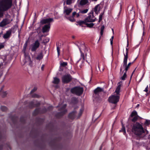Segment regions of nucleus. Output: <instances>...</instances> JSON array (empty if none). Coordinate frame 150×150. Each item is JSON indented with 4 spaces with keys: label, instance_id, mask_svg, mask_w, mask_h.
<instances>
[{
    "label": "nucleus",
    "instance_id": "obj_7",
    "mask_svg": "<svg viewBox=\"0 0 150 150\" xmlns=\"http://www.w3.org/2000/svg\"><path fill=\"white\" fill-rule=\"evenodd\" d=\"M52 147H54L56 149H63V146L61 144H59L56 139L52 140L50 143Z\"/></svg>",
    "mask_w": 150,
    "mask_h": 150
},
{
    "label": "nucleus",
    "instance_id": "obj_37",
    "mask_svg": "<svg viewBox=\"0 0 150 150\" xmlns=\"http://www.w3.org/2000/svg\"><path fill=\"white\" fill-rule=\"evenodd\" d=\"M137 115H138L137 112L135 110H134L132 111L130 115V116L131 117H133Z\"/></svg>",
    "mask_w": 150,
    "mask_h": 150
},
{
    "label": "nucleus",
    "instance_id": "obj_58",
    "mask_svg": "<svg viewBox=\"0 0 150 150\" xmlns=\"http://www.w3.org/2000/svg\"><path fill=\"white\" fill-rule=\"evenodd\" d=\"M148 86H146V88H145V90L144 91L146 92L147 93L149 94V93H148Z\"/></svg>",
    "mask_w": 150,
    "mask_h": 150
},
{
    "label": "nucleus",
    "instance_id": "obj_36",
    "mask_svg": "<svg viewBox=\"0 0 150 150\" xmlns=\"http://www.w3.org/2000/svg\"><path fill=\"white\" fill-rule=\"evenodd\" d=\"M7 94L6 92L0 91V95L3 97H5Z\"/></svg>",
    "mask_w": 150,
    "mask_h": 150
},
{
    "label": "nucleus",
    "instance_id": "obj_8",
    "mask_svg": "<svg viewBox=\"0 0 150 150\" xmlns=\"http://www.w3.org/2000/svg\"><path fill=\"white\" fill-rule=\"evenodd\" d=\"M86 21H79L77 22L78 24L82 27H87L90 28H93L94 24L93 23H88Z\"/></svg>",
    "mask_w": 150,
    "mask_h": 150
},
{
    "label": "nucleus",
    "instance_id": "obj_32",
    "mask_svg": "<svg viewBox=\"0 0 150 150\" xmlns=\"http://www.w3.org/2000/svg\"><path fill=\"white\" fill-rule=\"evenodd\" d=\"M132 142L134 145L137 146V147H139L142 145L141 143L138 142L137 141L132 140Z\"/></svg>",
    "mask_w": 150,
    "mask_h": 150
},
{
    "label": "nucleus",
    "instance_id": "obj_28",
    "mask_svg": "<svg viewBox=\"0 0 150 150\" xmlns=\"http://www.w3.org/2000/svg\"><path fill=\"white\" fill-rule=\"evenodd\" d=\"M142 3L144 4L146 6L148 7L150 5V0H149V3L148 0H142Z\"/></svg>",
    "mask_w": 150,
    "mask_h": 150
},
{
    "label": "nucleus",
    "instance_id": "obj_59",
    "mask_svg": "<svg viewBox=\"0 0 150 150\" xmlns=\"http://www.w3.org/2000/svg\"><path fill=\"white\" fill-rule=\"evenodd\" d=\"M83 110L82 109H81L80 110V112L79 113V117H80V116L81 115H82V112H83Z\"/></svg>",
    "mask_w": 150,
    "mask_h": 150
},
{
    "label": "nucleus",
    "instance_id": "obj_14",
    "mask_svg": "<svg viewBox=\"0 0 150 150\" xmlns=\"http://www.w3.org/2000/svg\"><path fill=\"white\" fill-rule=\"evenodd\" d=\"M54 21L53 19L52 18H47L45 19H43L40 21V23L41 25L47 24H50L51 22Z\"/></svg>",
    "mask_w": 150,
    "mask_h": 150
},
{
    "label": "nucleus",
    "instance_id": "obj_62",
    "mask_svg": "<svg viewBox=\"0 0 150 150\" xmlns=\"http://www.w3.org/2000/svg\"><path fill=\"white\" fill-rule=\"evenodd\" d=\"M37 121H42V119L41 118H38L37 119Z\"/></svg>",
    "mask_w": 150,
    "mask_h": 150
},
{
    "label": "nucleus",
    "instance_id": "obj_60",
    "mask_svg": "<svg viewBox=\"0 0 150 150\" xmlns=\"http://www.w3.org/2000/svg\"><path fill=\"white\" fill-rule=\"evenodd\" d=\"M4 47V45L3 44H0V50Z\"/></svg>",
    "mask_w": 150,
    "mask_h": 150
},
{
    "label": "nucleus",
    "instance_id": "obj_21",
    "mask_svg": "<svg viewBox=\"0 0 150 150\" xmlns=\"http://www.w3.org/2000/svg\"><path fill=\"white\" fill-rule=\"evenodd\" d=\"M12 30H9L7 31L6 33L4 34L3 36V38L5 39H6L9 38L11 34Z\"/></svg>",
    "mask_w": 150,
    "mask_h": 150
},
{
    "label": "nucleus",
    "instance_id": "obj_43",
    "mask_svg": "<svg viewBox=\"0 0 150 150\" xmlns=\"http://www.w3.org/2000/svg\"><path fill=\"white\" fill-rule=\"evenodd\" d=\"M47 111V108H43L41 110H40V114L45 113Z\"/></svg>",
    "mask_w": 150,
    "mask_h": 150
},
{
    "label": "nucleus",
    "instance_id": "obj_27",
    "mask_svg": "<svg viewBox=\"0 0 150 150\" xmlns=\"http://www.w3.org/2000/svg\"><path fill=\"white\" fill-rule=\"evenodd\" d=\"M56 46H57V51L58 55V56H59L60 53V49L61 48V45H59V43H56Z\"/></svg>",
    "mask_w": 150,
    "mask_h": 150
},
{
    "label": "nucleus",
    "instance_id": "obj_5",
    "mask_svg": "<svg viewBox=\"0 0 150 150\" xmlns=\"http://www.w3.org/2000/svg\"><path fill=\"white\" fill-rule=\"evenodd\" d=\"M83 91V88L79 86H75L71 88L70 90V91L72 93L75 94L78 96L81 95Z\"/></svg>",
    "mask_w": 150,
    "mask_h": 150
},
{
    "label": "nucleus",
    "instance_id": "obj_48",
    "mask_svg": "<svg viewBox=\"0 0 150 150\" xmlns=\"http://www.w3.org/2000/svg\"><path fill=\"white\" fill-rule=\"evenodd\" d=\"M32 96L33 98H40L41 97L40 95L36 93L33 94Z\"/></svg>",
    "mask_w": 150,
    "mask_h": 150
},
{
    "label": "nucleus",
    "instance_id": "obj_6",
    "mask_svg": "<svg viewBox=\"0 0 150 150\" xmlns=\"http://www.w3.org/2000/svg\"><path fill=\"white\" fill-rule=\"evenodd\" d=\"M96 20V18L93 15V11L92 10L88 14V17L83 21H86L88 22H93L95 21Z\"/></svg>",
    "mask_w": 150,
    "mask_h": 150
},
{
    "label": "nucleus",
    "instance_id": "obj_35",
    "mask_svg": "<svg viewBox=\"0 0 150 150\" xmlns=\"http://www.w3.org/2000/svg\"><path fill=\"white\" fill-rule=\"evenodd\" d=\"M29 106L30 108L35 107L34 102L33 101L30 102L29 103Z\"/></svg>",
    "mask_w": 150,
    "mask_h": 150
},
{
    "label": "nucleus",
    "instance_id": "obj_40",
    "mask_svg": "<svg viewBox=\"0 0 150 150\" xmlns=\"http://www.w3.org/2000/svg\"><path fill=\"white\" fill-rule=\"evenodd\" d=\"M50 40L49 38L46 37L43 40V43L45 44H46L49 42Z\"/></svg>",
    "mask_w": 150,
    "mask_h": 150
},
{
    "label": "nucleus",
    "instance_id": "obj_19",
    "mask_svg": "<svg viewBox=\"0 0 150 150\" xmlns=\"http://www.w3.org/2000/svg\"><path fill=\"white\" fill-rule=\"evenodd\" d=\"M50 27V24H47L45 25L42 28V31L43 33H45L48 32Z\"/></svg>",
    "mask_w": 150,
    "mask_h": 150
},
{
    "label": "nucleus",
    "instance_id": "obj_56",
    "mask_svg": "<svg viewBox=\"0 0 150 150\" xmlns=\"http://www.w3.org/2000/svg\"><path fill=\"white\" fill-rule=\"evenodd\" d=\"M53 109V107L52 106H49L47 108V111L48 110H49V111L52 110Z\"/></svg>",
    "mask_w": 150,
    "mask_h": 150
},
{
    "label": "nucleus",
    "instance_id": "obj_9",
    "mask_svg": "<svg viewBox=\"0 0 150 150\" xmlns=\"http://www.w3.org/2000/svg\"><path fill=\"white\" fill-rule=\"evenodd\" d=\"M72 79V77L70 74H66L62 76V82L64 84H67L70 82Z\"/></svg>",
    "mask_w": 150,
    "mask_h": 150
},
{
    "label": "nucleus",
    "instance_id": "obj_30",
    "mask_svg": "<svg viewBox=\"0 0 150 150\" xmlns=\"http://www.w3.org/2000/svg\"><path fill=\"white\" fill-rule=\"evenodd\" d=\"M20 121L23 124H25L26 122L25 117L23 116H21L20 117Z\"/></svg>",
    "mask_w": 150,
    "mask_h": 150
},
{
    "label": "nucleus",
    "instance_id": "obj_24",
    "mask_svg": "<svg viewBox=\"0 0 150 150\" xmlns=\"http://www.w3.org/2000/svg\"><path fill=\"white\" fill-rule=\"evenodd\" d=\"M78 103V100L77 98L75 97H72L71 99V104L75 105Z\"/></svg>",
    "mask_w": 150,
    "mask_h": 150
},
{
    "label": "nucleus",
    "instance_id": "obj_46",
    "mask_svg": "<svg viewBox=\"0 0 150 150\" xmlns=\"http://www.w3.org/2000/svg\"><path fill=\"white\" fill-rule=\"evenodd\" d=\"M1 109L3 111H6L7 110V108L5 106H1Z\"/></svg>",
    "mask_w": 150,
    "mask_h": 150
},
{
    "label": "nucleus",
    "instance_id": "obj_11",
    "mask_svg": "<svg viewBox=\"0 0 150 150\" xmlns=\"http://www.w3.org/2000/svg\"><path fill=\"white\" fill-rule=\"evenodd\" d=\"M40 43L38 40H36L34 43L31 45V51L32 52H36L37 50L40 46Z\"/></svg>",
    "mask_w": 150,
    "mask_h": 150
},
{
    "label": "nucleus",
    "instance_id": "obj_18",
    "mask_svg": "<svg viewBox=\"0 0 150 150\" xmlns=\"http://www.w3.org/2000/svg\"><path fill=\"white\" fill-rule=\"evenodd\" d=\"M132 64V63L129 62V63L128 64H126V65H123V66H121L120 69V72L121 73L122 70V68H125V69L124 70V71L122 72V74L124 72V71H126V72H127V71H128V69H129L130 66Z\"/></svg>",
    "mask_w": 150,
    "mask_h": 150
},
{
    "label": "nucleus",
    "instance_id": "obj_34",
    "mask_svg": "<svg viewBox=\"0 0 150 150\" xmlns=\"http://www.w3.org/2000/svg\"><path fill=\"white\" fill-rule=\"evenodd\" d=\"M28 40H26L23 46V51H24V52L25 55V51L26 50V48H27V45H28Z\"/></svg>",
    "mask_w": 150,
    "mask_h": 150
},
{
    "label": "nucleus",
    "instance_id": "obj_57",
    "mask_svg": "<svg viewBox=\"0 0 150 150\" xmlns=\"http://www.w3.org/2000/svg\"><path fill=\"white\" fill-rule=\"evenodd\" d=\"M40 102H38L36 104H34L35 107H38L40 105Z\"/></svg>",
    "mask_w": 150,
    "mask_h": 150
},
{
    "label": "nucleus",
    "instance_id": "obj_45",
    "mask_svg": "<svg viewBox=\"0 0 150 150\" xmlns=\"http://www.w3.org/2000/svg\"><path fill=\"white\" fill-rule=\"evenodd\" d=\"M139 117L138 115L134 117L133 119H132V122H134V123L136 122H135L138 119V117Z\"/></svg>",
    "mask_w": 150,
    "mask_h": 150
},
{
    "label": "nucleus",
    "instance_id": "obj_10",
    "mask_svg": "<svg viewBox=\"0 0 150 150\" xmlns=\"http://www.w3.org/2000/svg\"><path fill=\"white\" fill-rule=\"evenodd\" d=\"M103 91V88L100 87H98L94 90L93 96L95 98H99L100 96V93Z\"/></svg>",
    "mask_w": 150,
    "mask_h": 150
},
{
    "label": "nucleus",
    "instance_id": "obj_54",
    "mask_svg": "<svg viewBox=\"0 0 150 150\" xmlns=\"http://www.w3.org/2000/svg\"><path fill=\"white\" fill-rule=\"evenodd\" d=\"M37 90V88L35 87L31 91L30 93L32 94L35 92Z\"/></svg>",
    "mask_w": 150,
    "mask_h": 150
},
{
    "label": "nucleus",
    "instance_id": "obj_31",
    "mask_svg": "<svg viewBox=\"0 0 150 150\" xmlns=\"http://www.w3.org/2000/svg\"><path fill=\"white\" fill-rule=\"evenodd\" d=\"M124 58L123 60V65H126L127 64V61L128 57V56L127 55H125L124 54Z\"/></svg>",
    "mask_w": 150,
    "mask_h": 150
},
{
    "label": "nucleus",
    "instance_id": "obj_1",
    "mask_svg": "<svg viewBox=\"0 0 150 150\" xmlns=\"http://www.w3.org/2000/svg\"><path fill=\"white\" fill-rule=\"evenodd\" d=\"M132 131L137 136L135 139L137 140L144 138L146 135L144 134L145 132L142 124L138 122H136L133 124Z\"/></svg>",
    "mask_w": 150,
    "mask_h": 150
},
{
    "label": "nucleus",
    "instance_id": "obj_20",
    "mask_svg": "<svg viewBox=\"0 0 150 150\" xmlns=\"http://www.w3.org/2000/svg\"><path fill=\"white\" fill-rule=\"evenodd\" d=\"M76 112L75 110H74L71 112L68 115V117L70 119L74 120L76 117Z\"/></svg>",
    "mask_w": 150,
    "mask_h": 150
},
{
    "label": "nucleus",
    "instance_id": "obj_63",
    "mask_svg": "<svg viewBox=\"0 0 150 150\" xmlns=\"http://www.w3.org/2000/svg\"><path fill=\"white\" fill-rule=\"evenodd\" d=\"M129 45V40L128 39H127V47H128Z\"/></svg>",
    "mask_w": 150,
    "mask_h": 150
},
{
    "label": "nucleus",
    "instance_id": "obj_52",
    "mask_svg": "<svg viewBox=\"0 0 150 150\" xmlns=\"http://www.w3.org/2000/svg\"><path fill=\"white\" fill-rule=\"evenodd\" d=\"M122 81H120L118 83V85L117 87L119 88L120 89L121 87L122 86Z\"/></svg>",
    "mask_w": 150,
    "mask_h": 150
},
{
    "label": "nucleus",
    "instance_id": "obj_39",
    "mask_svg": "<svg viewBox=\"0 0 150 150\" xmlns=\"http://www.w3.org/2000/svg\"><path fill=\"white\" fill-rule=\"evenodd\" d=\"M66 107L67 105L66 104H65L64 105H63L61 107L59 108L58 109V110L63 111V110L66 109L65 108Z\"/></svg>",
    "mask_w": 150,
    "mask_h": 150
},
{
    "label": "nucleus",
    "instance_id": "obj_33",
    "mask_svg": "<svg viewBox=\"0 0 150 150\" xmlns=\"http://www.w3.org/2000/svg\"><path fill=\"white\" fill-rule=\"evenodd\" d=\"M99 6V4H98L96 5L94 8L93 11H94L95 13L97 14L98 13V12L99 11V9L98 11V8Z\"/></svg>",
    "mask_w": 150,
    "mask_h": 150
},
{
    "label": "nucleus",
    "instance_id": "obj_12",
    "mask_svg": "<svg viewBox=\"0 0 150 150\" xmlns=\"http://www.w3.org/2000/svg\"><path fill=\"white\" fill-rule=\"evenodd\" d=\"M75 44L78 47L80 51L81 50H84L86 48L84 42L83 41H77L76 42Z\"/></svg>",
    "mask_w": 150,
    "mask_h": 150
},
{
    "label": "nucleus",
    "instance_id": "obj_51",
    "mask_svg": "<svg viewBox=\"0 0 150 150\" xmlns=\"http://www.w3.org/2000/svg\"><path fill=\"white\" fill-rule=\"evenodd\" d=\"M80 52L81 54V57L82 58L83 60H85V56H84V53H83V52H82V51H81V50H80Z\"/></svg>",
    "mask_w": 150,
    "mask_h": 150
},
{
    "label": "nucleus",
    "instance_id": "obj_25",
    "mask_svg": "<svg viewBox=\"0 0 150 150\" xmlns=\"http://www.w3.org/2000/svg\"><path fill=\"white\" fill-rule=\"evenodd\" d=\"M43 57V55L42 52H41L36 57V59L37 60H40L42 59Z\"/></svg>",
    "mask_w": 150,
    "mask_h": 150
},
{
    "label": "nucleus",
    "instance_id": "obj_2",
    "mask_svg": "<svg viewBox=\"0 0 150 150\" xmlns=\"http://www.w3.org/2000/svg\"><path fill=\"white\" fill-rule=\"evenodd\" d=\"M12 6V0H1L0 1V18L4 16V12L7 11Z\"/></svg>",
    "mask_w": 150,
    "mask_h": 150
},
{
    "label": "nucleus",
    "instance_id": "obj_64",
    "mask_svg": "<svg viewBox=\"0 0 150 150\" xmlns=\"http://www.w3.org/2000/svg\"><path fill=\"white\" fill-rule=\"evenodd\" d=\"M110 44L111 45H112V43H113V40L112 39H110Z\"/></svg>",
    "mask_w": 150,
    "mask_h": 150
},
{
    "label": "nucleus",
    "instance_id": "obj_49",
    "mask_svg": "<svg viewBox=\"0 0 150 150\" xmlns=\"http://www.w3.org/2000/svg\"><path fill=\"white\" fill-rule=\"evenodd\" d=\"M67 64V62H63L60 64V65L61 67H64L66 66Z\"/></svg>",
    "mask_w": 150,
    "mask_h": 150
},
{
    "label": "nucleus",
    "instance_id": "obj_53",
    "mask_svg": "<svg viewBox=\"0 0 150 150\" xmlns=\"http://www.w3.org/2000/svg\"><path fill=\"white\" fill-rule=\"evenodd\" d=\"M103 16L101 15H99V19L98 24H99L102 19Z\"/></svg>",
    "mask_w": 150,
    "mask_h": 150
},
{
    "label": "nucleus",
    "instance_id": "obj_44",
    "mask_svg": "<svg viewBox=\"0 0 150 150\" xmlns=\"http://www.w3.org/2000/svg\"><path fill=\"white\" fill-rule=\"evenodd\" d=\"M88 9H86L83 10H81L79 11V13H81L82 14L88 12Z\"/></svg>",
    "mask_w": 150,
    "mask_h": 150
},
{
    "label": "nucleus",
    "instance_id": "obj_50",
    "mask_svg": "<svg viewBox=\"0 0 150 150\" xmlns=\"http://www.w3.org/2000/svg\"><path fill=\"white\" fill-rule=\"evenodd\" d=\"M120 88H118L117 87V88L115 90V92L116 93V94L117 95H120Z\"/></svg>",
    "mask_w": 150,
    "mask_h": 150
},
{
    "label": "nucleus",
    "instance_id": "obj_4",
    "mask_svg": "<svg viewBox=\"0 0 150 150\" xmlns=\"http://www.w3.org/2000/svg\"><path fill=\"white\" fill-rule=\"evenodd\" d=\"M120 96L118 95H112L110 96L108 98V101L110 103L114 104L113 107L112 108L113 109H115L117 104L119 101Z\"/></svg>",
    "mask_w": 150,
    "mask_h": 150
},
{
    "label": "nucleus",
    "instance_id": "obj_17",
    "mask_svg": "<svg viewBox=\"0 0 150 150\" xmlns=\"http://www.w3.org/2000/svg\"><path fill=\"white\" fill-rule=\"evenodd\" d=\"M67 109H65L63 111H62L59 112L57 113L55 115V117L58 119L62 117L67 112Z\"/></svg>",
    "mask_w": 150,
    "mask_h": 150
},
{
    "label": "nucleus",
    "instance_id": "obj_23",
    "mask_svg": "<svg viewBox=\"0 0 150 150\" xmlns=\"http://www.w3.org/2000/svg\"><path fill=\"white\" fill-rule=\"evenodd\" d=\"M73 10L72 8H69L65 9L64 11V13L65 15L68 16L70 13L72 12Z\"/></svg>",
    "mask_w": 150,
    "mask_h": 150
},
{
    "label": "nucleus",
    "instance_id": "obj_42",
    "mask_svg": "<svg viewBox=\"0 0 150 150\" xmlns=\"http://www.w3.org/2000/svg\"><path fill=\"white\" fill-rule=\"evenodd\" d=\"M105 28V26L104 25H102L100 28V34L101 35H102L103 34L104 30Z\"/></svg>",
    "mask_w": 150,
    "mask_h": 150
},
{
    "label": "nucleus",
    "instance_id": "obj_22",
    "mask_svg": "<svg viewBox=\"0 0 150 150\" xmlns=\"http://www.w3.org/2000/svg\"><path fill=\"white\" fill-rule=\"evenodd\" d=\"M40 108H36L33 112L32 115L33 116H36L39 114H40Z\"/></svg>",
    "mask_w": 150,
    "mask_h": 150
},
{
    "label": "nucleus",
    "instance_id": "obj_15",
    "mask_svg": "<svg viewBox=\"0 0 150 150\" xmlns=\"http://www.w3.org/2000/svg\"><path fill=\"white\" fill-rule=\"evenodd\" d=\"M79 13H77L76 12H74L72 13L71 16L68 17L67 18L71 21L73 22L75 21L74 18H78L80 16Z\"/></svg>",
    "mask_w": 150,
    "mask_h": 150
},
{
    "label": "nucleus",
    "instance_id": "obj_16",
    "mask_svg": "<svg viewBox=\"0 0 150 150\" xmlns=\"http://www.w3.org/2000/svg\"><path fill=\"white\" fill-rule=\"evenodd\" d=\"M12 20L10 21V19L7 18H5L3 19L2 21L0 23V26L3 27L6 25L9 24Z\"/></svg>",
    "mask_w": 150,
    "mask_h": 150
},
{
    "label": "nucleus",
    "instance_id": "obj_3",
    "mask_svg": "<svg viewBox=\"0 0 150 150\" xmlns=\"http://www.w3.org/2000/svg\"><path fill=\"white\" fill-rule=\"evenodd\" d=\"M6 139L5 137L2 135L1 132L0 131V142L1 143L0 144V150H2L3 148L6 149L7 150L8 149H11L10 144L8 142L5 143L4 140Z\"/></svg>",
    "mask_w": 150,
    "mask_h": 150
},
{
    "label": "nucleus",
    "instance_id": "obj_47",
    "mask_svg": "<svg viewBox=\"0 0 150 150\" xmlns=\"http://www.w3.org/2000/svg\"><path fill=\"white\" fill-rule=\"evenodd\" d=\"M120 132H123L124 134L125 135L126 134V130H125V127L122 126V128L121 129V130H120L119 131Z\"/></svg>",
    "mask_w": 150,
    "mask_h": 150
},
{
    "label": "nucleus",
    "instance_id": "obj_13",
    "mask_svg": "<svg viewBox=\"0 0 150 150\" xmlns=\"http://www.w3.org/2000/svg\"><path fill=\"white\" fill-rule=\"evenodd\" d=\"M9 118L11 120L12 122L14 125H15L17 124L18 120V117L16 115H10L9 116Z\"/></svg>",
    "mask_w": 150,
    "mask_h": 150
},
{
    "label": "nucleus",
    "instance_id": "obj_41",
    "mask_svg": "<svg viewBox=\"0 0 150 150\" xmlns=\"http://www.w3.org/2000/svg\"><path fill=\"white\" fill-rule=\"evenodd\" d=\"M127 73L126 71H125L123 76L121 78V79L123 80H125L126 78L127 77Z\"/></svg>",
    "mask_w": 150,
    "mask_h": 150
},
{
    "label": "nucleus",
    "instance_id": "obj_38",
    "mask_svg": "<svg viewBox=\"0 0 150 150\" xmlns=\"http://www.w3.org/2000/svg\"><path fill=\"white\" fill-rule=\"evenodd\" d=\"M144 125L146 126H149L150 125V120L146 119L145 122L144 123Z\"/></svg>",
    "mask_w": 150,
    "mask_h": 150
},
{
    "label": "nucleus",
    "instance_id": "obj_55",
    "mask_svg": "<svg viewBox=\"0 0 150 150\" xmlns=\"http://www.w3.org/2000/svg\"><path fill=\"white\" fill-rule=\"evenodd\" d=\"M72 0H67L66 4L67 5H70L72 2Z\"/></svg>",
    "mask_w": 150,
    "mask_h": 150
},
{
    "label": "nucleus",
    "instance_id": "obj_61",
    "mask_svg": "<svg viewBox=\"0 0 150 150\" xmlns=\"http://www.w3.org/2000/svg\"><path fill=\"white\" fill-rule=\"evenodd\" d=\"M128 49L127 48H126V54L125 55H127L128 56Z\"/></svg>",
    "mask_w": 150,
    "mask_h": 150
},
{
    "label": "nucleus",
    "instance_id": "obj_29",
    "mask_svg": "<svg viewBox=\"0 0 150 150\" xmlns=\"http://www.w3.org/2000/svg\"><path fill=\"white\" fill-rule=\"evenodd\" d=\"M53 79L54 80L52 82L54 84H58L60 82V79L59 78L56 77H54Z\"/></svg>",
    "mask_w": 150,
    "mask_h": 150
},
{
    "label": "nucleus",
    "instance_id": "obj_26",
    "mask_svg": "<svg viewBox=\"0 0 150 150\" xmlns=\"http://www.w3.org/2000/svg\"><path fill=\"white\" fill-rule=\"evenodd\" d=\"M88 3V0H81L79 4L81 6H83L87 4Z\"/></svg>",
    "mask_w": 150,
    "mask_h": 150
}]
</instances>
